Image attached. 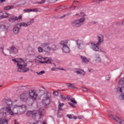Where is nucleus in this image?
<instances>
[{
  "label": "nucleus",
  "instance_id": "obj_1",
  "mask_svg": "<svg viewBox=\"0 0 124 124\" xmlns=\"http://www.w3.org/2000/svg\"><path fill=\"white\" fill-rule=\"evenodd\" d=\"M5 103L6 107L0 108V124H8V119L5 118L8 115H14L11 109L13 106V101L10 99H6Z\"/></svg>",
  "mask_w": 124,
  "mask_h": 124
},
{
  "label": "nucleus",
  "instance_id": "obj_2",
  "mask_svg": "<svg viewBox=\"0 0 124 124\" xmlns=\"http://www.w3.org/2000/svg\"><path fill=\"white\" fill-rule=\"evenodd\" d=\"M13 62L17 64V70L18 72H28L30 71V68H27L28 64L25 63L21 59H12Z\"/></svg>",
  "mask_w": 124,
  "mask_h": 124
},
{
  "label": "nucleus",
  "instance_id": "obj_3",
  "mask_svg": "<svg viewBox=\"0 0 124 124\" xmlns=\"http://www.w3.org/2000/svg\"><path fill=\"white\" fill-rule=\"evenodd\" d=\"M44 93V90L39 89L37 91L35 89H31L28 91V95L30 99L32 101H36L39 96H41Z\"/></svg>",
  "mask_w": 124,
  "mask_h": 124
},
{
  "label": "nucleus",
  "instance_id": "obj_4",
  "mask_svg": "<svg viewBox=\"0 0 124 124\" xmlns=\"http://www.w3.org/2000/svg\"><path fill=\"white\" fill-rule=\"evenodd\" d=\"M41 96L42 98V103L43 105L45 107L48 106L52 101L51 93L48 92H46L45 91H44V93H43Z\"/></svg>",
  "mask_w": 124,
  "mask_h": 124
},
{
  "label": "nucleus",
  "instance_id": "obj_5",
  "mask_svg": "<svg viewBox=\"0 0 124 124\" xmlns=\"http://www.w3.org/2000/svg\"><path fill=\"white\" fill-rule=\"evenodd\" d=\"M12 111L14 114V115H11V116L17 115L19 111L21 112V114H24L27 111V106L25 105H22L21 106L15 105L13 107Z\"/></svg>",
  "mask_w": 124,
  "mask_h": 124
},
{
  "label": "nucleus",
  "instance_id": "obj_6",
  "mask_svg": "<svg viewBox=\"0 0 124 124\" xmlns=\"http://www.w3.org/2000/svg\"><path fill=\"white\" fill-rule=\"evenodd\" d=\"M85 20L86 18L82 17L79 19L73 20L71 22V25L74 28H80V27H82V25H83Z\"/></svg>",
  "mask_w": 124,
  "mask_h": 124
},
{
  "label": "nucleus",
  "instance_id": "obj_7",
  "mask_svg": "<svg viewBox=\"0 0 124 124\" xmlns=\"http://www.w3.org/2000/svg\"><path fill=\"white\" fill-rule=\"evenodd\" d=\"M98 42L95 44L94 43L90 42L88 44L89 46L91 47H98L101 45L102 43H103L104 41V36L102 34H99L97 36Z\"/></svg>",
  "mask_w": 124,
  "mask_h": 124
},
{
  "label": "nucleus",
  "instance_id": "obj_8",
  "mask_svg": "<svg viewBox=\"0 0 124 124\" xmlns=\"http://www.w3.org/2000/svg\"><path fill=\"white\" fill-rule=\"evenodd\" d=\"M43 110V108H40L38 112L35 110L33 111H29L27 113V116H28L29 117L32 116L34 118H36V117H40V116L42 115V112Z\"/></svg>",
  "mask_w": 124,
  "mask_h": 124
},
{
  "label": "nucleus",
  "instance_id": "obj_9",
  "mask_svg": "<svg viewBox=\"0 0 124 124\" xmlns=\"http://www.w3.org/2000/svg\"><path fill=\"white\" fill-rule=\"evenodd\" d=\"M108 116L110 117V118H112L113 120L116 121L118 124H124V120L121 118L120 117L116 116H114V115L112 114H108Z\"/></svg>",
  "mask_w": 124,
  "mask_h": 124
},
{
  "label": "nucleus",
  "instance_id": "obj_10",
  "mask_svg": "<svg viewBox=\"0 0 124 124\" xmlns=\"http://www.w3.org/2000/svg\"><path fill=\"white\" fill-rule=\"evenodd\" d=\"M8 21L10 22V23H13L15 22V21H18V22H20V21H22V16H19L18 17L13 16L10 17L8 19Z\"/></svg>",
  "mask_w": 124,
  "mask_h": 124
},
{
  "label": "nucleus",
  "instance_id": "obj_11",
  "mask_svg": "<svg viewBox=\"0 0 124 124\" xmlns=\"http://www.w3.org/2000/svg\"><path fill=\"white\" fill-rule=\"evenodd\" d=\"M0 29L2 31H6L9 29V23H5L0 25Z\"/></svg>",
  "mask_w": 124,
  "mask_h": 124
},
{
  "label": "nucleus",
  "instance_id": "obj_12",
  "mask_svg": "<svg viewBox=\"0 0 124 124\" xmlns=\"http://www.w3.org/2000/svg\"><path fill=\"white\" fill-rule=\"evenodd\" d=\"M21 30L20 26L19 24H16L13 28V32L14 34H18L19 33V31Z\"/></svg>",
  "mask_w": 124,
  "mask_h": 124
},
{
  "label": "nucleus",
  "instance_id": "obj_13",
  "mask_svg": "<svg viewBox=\"0 0 124 124\" xmlns=\"http://www.w3.org/2000/svg\"><path fill=\"white\" fill-rule=\"evenodd\" d=\"M68 41H69V40H62L59 44H60V45H61V46H62L63 47H68V46H70V45H68Z\"/></svg>",
  "mask_w": 124,
  "mask_h": 124
},
{
  "label": "nucleus",
  "instance_id": "obj_14",
  "mask_svg": "<svg viewBox=\"0 0 124 124\" xmlns=\"http://www.w3.org/2000/svg\"><path fill=\"white\" fill-rule=\"evenodd\" d=\"M76 43L77 47H81V46H84V45H85V42H84V41L82 40L78 39L76 40Z\"/></svg>",
  "mask_w": 124,
  "mask_h": 124
},
{
  "label": "nucleus",
  "instance_id": "obj_15",
  "mask_svg": "<svg viewBox=\"0 0 124 124\" xmlns=\"http://www.w3.org/2000/svg\"><path fill=\"white\" fill-rule=\"evenodd\" d=\"M64 105V104L63 103H60L59 104L58 106V117H61L62 115V113L61 112V110H62V107Z\"/></svg>",
  "mask_w": 124,
  "mask_h": 124
},
{
  "label": "nucleus",
  "instance_id": "obj_16",
  "mask_svg": "<svg viewBox=\"0 0 124 124\" xmlns=\"http://www.w3.org/2000/svg\"><path fill=\"white\" fill-rule=\"evenodd\" d=\"M20 98L22 101H27L28 99H27V93L23 92L20 95Z\"/></svg>",
  "mask_w": 124,
  "mask_h": 124
},
{
  "label": "nucleus",
  "instance_id": "obj_17",
  "mask_svg": "<svg viewBox=\"0 0 124 124\" xmlns=\"http://www.w3.org/2000/svg\"><path fill=\"white\" fill-rule=\"evenodd\" d=\"M67 88H69L70 89H77V87L75 86L74 83H68L66 84Z\"/></svg>",
  "mask_w": 124,
  "mask_h": 124
},
{
  "label": "nucleus",
  "instance_id": "obj_18",
  "mask_svg": "<svg viewBox=\"0 0 124 124\" xmlns=\"http://www.w3.org/2000/svg\"><path fill=\"white\" fill-rule=\"evenodd\" d=\"M95 61L96 62H101V58L99 54H97L95 55Z\"/></svg>",
  "mask_w": 124,
  "mask_h": 124
},
{
  "label": "nucleus",
  "instance_id": "obj_19",
  "mask_svg": "<svg viewBox=\"0 0 124 124\" xmlns=\"http://www.w3.org/2000/svg\"><path fill=\"white\" fill-rule=\"evenodd\" d=\"M80 58L82 61V62H85V63H88V62H90V59H88V58H87V57L83 56H80Z\"/></svg>",
  "mask_w": 124,
  "mask_h": 124
},
{
  "label": "nucleus",
  "instance_id": "obj_20",
  "mask_svg": "<svg viewBox=\"0 0 124 124\" xmlns=\"http://www.w3.org/2000/svg\"><path fill=\"white\" fill-rule=\"evenodd\" d=\"M10 53H13V54H17V53H18V50L16 47H10Z\"/></svg>",
  "mask_w": 124,
  "mask_h": 124
},
{
  "label": "nucleus",
  "instance_id": "obj_21",
  "mask_svg": "<svg viewBox=\"0 0 124 124\" xmlns=\"http://www.w3.org/2000/svg\"><path fill=\"white\" fill-rule=\"evenodd\" d=\"M62 50L64 53H69L70 49H69V47H62Z\"/></svg>",
  "mask_w": 124,
  "mask_h": 124
},
{
  "label": "nucleus",
  "instance_id": "obj_22",
  "mask_svg": "<svg viewBox=\"0 0 124 124\" xmlns=\"http://www.w3.org/2000/svg\"><path fill=\"white\" fill-rule=\"evenodd\" d=\"M76 73H77V74H80V75H85V71L83 70L79 69L77 71H76Z\"/></svg>",
  "mask_w": 124,
  "mask_h": 124
},
{
  "label": "nucleus",
  "instance_id": "obj_23",
  "mask_svg": "<svg viewBox=\"0 0 124 124\" xmlns=\"http://www.w3.org/2000/svg\"><path fill=\"white\" fill-rule=\"evenodd\" d=\"M14 6L13 5H8L4 7V10H10V9H13Z\"/></svg>",
  "mask_w": 124,
  "mask_h": 124
},
{
  "label": "nucleus",
  "instance_id": "obj_24",
  "mask_svg": "<svg viewBox=\"0 0 124 124\" xmlns=\"http://www.w3.org/2000/svg\"><path fill=\"white\" fill-rule=\"evenodd\" d=\"M9 15H10V14L5 13V15L0 16V19H5L6 18H8V16H9Z\"/></svg>",
  "mask_w": 124,
  "mask_h": 124
},
{
  "label": "nucleus",
  "instance_id": "obj_25",
  "mask_svg": "<svg viewBox=\"0 0 124 124\" xmlns=\"http://www.w3.org/2000/svg\"><path fill=\"white\" fill-rule=\"evenodd\" d=\"M21 29V27H28V23L26 22H21L20 23L17 24Z\"/></svg>",
  "mask_w": 124,
  "mask_h": 124
},
{
  "label": "nucleus",
  "instance_id": "obj_26",
  "mask_svg": "<svg viewBox=\"0 0 124 124\" xmlns=\"http://www.w3.org/2000/svg\"><path fill=\"white\" fill-rule=\"evenodd\" d=\"M92 49L93 50V51H95V52L101 51V49L98 47H92Z\"/></svg>",
  "mask_w": 124,
  "mask_h": 124
},
{
  "label": "nucleus",
  "instance_id": "obj_27",
  "mask_svg": "<svg viewBox=\"0 0 124 124\" xmlns=\"http://www.w3.org/2000/svg\"><path fill=\"white\" fill-rule=\"evenodd\" d=\"M33 23H34V19L31 18L30 21H28L27 22L28 26H31V24H33Z\"/></svg>",
  "mask_w": 124,
  "mask_h": 124
},
{
  "label": "nucleus",
  "instance_id": "obj_28",
  "mask_svg": "<svg viewBox=\"0 0 124 124\" xmlns=\"http://www.w3.org/2000/svg\"><path fill=\"white\" fill-rule=\"evenodd\" d=\"M40 63H51V60L47 59L46 62L39 61Z\"/></svg>",
  "mask_w": 124,
  "mask_h": 124
},
{
  "label": "nucleus",
  "instance_id": "obj_29",
  "mask_svg": "<svg viewBox=\"0 0 124 124\" xmlns=\"http://www.w3.org/2000/svg\"><path fill=\"white\" fill-rule=\"evenodd\" d=\"M58 9H62L63 10L64 9H66L67 7L65 6H60L58 7Z\"/></svg>",
  "mask_w": 124,
  "mask_h": 124
},
{
  "label": "nucleus",
  "instance_id": "obj_30",
  "mask_svg": "<svg viewBox=\"0 0 124 124\" xmlns=\"http://www.w3.org/2000/svg\"><path fill=\"white\" fill-rule=\"evenodd\" d=\"M105 0H94V2H96L97 4H99L101 1H104Z\"/></svg>",
  "mask_w": 124,
  "mask_h": 124
},
{
  "label": "nucleus",
  "instance_id": "obj_31",
  "mask_svg": "<svg viewBox=\"0 0 124 124\" xmlns=\"http://www.w3.org/2000/svg\"><path fill=\"white\" fill-rule=\"evenodd\" d=\"M31 9H25L23 11L25 13L31 12Z\"/></svg>",
  "mask_w": 124,
  "mask_h": 124
},
{
  "label": "nucleus",
  "instance_id": "obj_32",
  "mask_svg": "<svg viewBox=\"0 0 124 124\" xmlns=\"http://www.w3.org/2000/svg\"><path fill=\"white\" fill-rule=\"evenodd\" d=\"M70 101H71V102H72V103H73L74 104H77V102L73 98L72 99H70Z\"/></svg>",
  "mask_w": 124,
  "mask_h": 124
},
{
  "label": "nucleus",
  "instance_id": "obj_33",
  "mask_svg": "<svg viewBox=\"0 0 124 124\" xmlns=\"http://www.w3.org/2000/svg\"><path fill=\"white\" fill-rule=\"evenodd\" d=\"M43 4V3H45V0H42L40 2H37L35 3V4Z\"/></svg>",
  "mask_w": 124,
  "mask_h": 124
},
{
  "label": "nucleus",
  "instance_id": "obj_34",
  "mask_svg": "<svg viewBox=\"0 0 124 124\" xmlns=\"http://www.w3.org/2000/svg\"><path fill=\"white\" fill-rule=\"evenodd\" d=\"M49 43H45L42 44V46H43V47H47V46H49Z\"/></svg>",
  "mask_w": 124,
  "mask_h": 124
},
{
  "label": "nucleus",
  "instance_id": "obj_35",
  "mask_svg": "<svg viewBox=\"0 0 124 124\" xmlns=\"http://www.w3.org/2000/svg\"><path fill=\"white\" fill-rule=\"evenodd\" d=\"M44 73H45V71H41L40 72H37L36 73L37 75H42V74H44Z\"/></svg>",
  "mask_w": 124,
  "mask_h": 124
},
{
  "label": "nucleus",
  "instance_id": "obj_36",
  "mask_svg": "<svg viewBox=\"0 0 124 124\" xmlns=\"http://www.w3.org/2000/svg\"><path fill=\"white\" fill-rule=\"evenodd\" d=\"M80 15L81 16H79V17H83V18H85V17H86V15H85V14L84 13V12H81L80 13Z\"/></svg>",
  "mask_w": 124,
  "mask_h": 124
},
{
  "label": "nucleus",
  "instance_id": "obj_37",
  "mask_svg": "<svg viewBox=\"0 0 124 124\" xmlns=\"http://www.w3.org/2000/svg\"><path fill=\"white\" fill-rule=\"evenodd\" d=\"M31 12H38V8H35V9H31Z\"/></svg>",
  "mask_w": 124,
  "mask_h": 124
},
{
  "label": "nucleus",
  "instance_id": "obj_38",
  "mask_svg": "<svg viewBox=\"0 0 124 124\" xmlns=\"http://www.w3.org/2000/svg\"><path fill=\"white\" fill-rule=\"evenodd\" d=\"M51 50L50 47H46L45 49L44 50L45 52H49Z\"/></svg>",
  "mask_w": 124,
  "mask_h": 124
},
{
  "label": "nucleus",
  "instance_id": "obj_39",
  "mask_svg": "<svg viewBox=\"0 0 124 124\" xmlns=\"http://www.w3.org/2000/svg\"><path fill=\"white\" fill-rule=\"evenodd\" d=\"M38 52H39V53H42V52H43V49L41 47H39L38 48Z\"/></svg>",
  "mask_w": 124,
  "mask_h": 124
},
{
  "label": "nucleus",
  "instance_id": "obj_40",
  "mask_svg": "<svg viewBox=\"0 0 124 124\" xmlns=\"http://www.w3.org/2000/svg\"><path fill=\"white\" fill-rule=\"evenodd\" d=\"M120 98L121 100H124V93L121 94L120 96Z\"/></svg>",
  "mask_w": 124,
  "mask_h": 124
},
{
  "label": "nucleus",
  "instance_id": "obj_41",
  "mask_svg": "<svg viewBox=\"0 0 124 124\" xmlns=\"http://www.w3.org/2000/svg\"><path fill=\"white\" fill-rule=\"evenodd\" d=\"M53 93L54 95H55V96H58V95H59V92L57 91L53 92Z\"/></svg>",
  "mask_w": 124,
  "mask_h": 124
},
{
  "label": "nucleus",
  "instance_id": "obj_42",
  "mask_svg": "<svg viewBox=\"0 0 124 124\" xmlns=\"http://www.w3.org/2000/svg\"><path fill=\"white\" fill-rule=\"evenodd\" d=\"M119 85H123V84H124V80L123 79H121L119 81Z\"/></svg>",
  "mask_w": 124,
  "mask_h": 124
},
{
  "label": "nucleus",
  "instance_id": "obj_43",
  "mask_svg": "<svg viewBox=\"0 0 124 124\" xmlns=\"http://www.w3.org/2000/svg\"><path fill=\"white\" fill-rule=\"evenodd\" d=\"M117 91L118 92H120V93H123V90H122V87H118Z\"/></svg>",
  "mask_w": 124,
  "mask_h": 124
},
{
  "label": "nucleus",
  "instance_id": "obj_44",
  "mask_svg": "<svg viewBox=\"0 0 124 124\" xmlns=\"http://www.w3.org/2000/svg\"><path fill=\"white\" fill-rule=\"evenodd\" d=\"M81 88H82V89H83V92H88V89L87 88L84 87H82Z\"/></svg>",
  "mask_w": 124,
  "mask_h": 124
},
{
  "label": "nucleus",
  "instance_id": "obj_45",
  "mask_svg": "<svg viewBox=\"0 0 124 124\" xmlns=\"http://www.w3.org/2000/svg\"><path fill=\"white\" fill-rule=\"evenodd\" d=\"M60 97H61V98H62V99H64V100H66V97L63 96V95H61Z\"/></svg>",
  "mask_w": 124,
  "mask_h": 124
},
{
  "label": "nucleus",
  "instance_id": "obj_46",
  "mask_svg": "<svg viewBox=\"0 0 124 124\" xmlns=\"http://www.w3.org/2000/svg\"><path fill=\"white\" fill-rule=\"evenodd\" d=\"M68 104L69 105H70V106H71L72 107H73V108H75V105L71 103H68Z\"/></svg>",
  "mask_w": 124,
  "mask_h": 124
},
{
  "label": "nucleus",
  "instance_id": "obj_47",
  "mask_svg": "<svg viewBox=\"0 0 124 124\" xmlns=\"http://www.w3.org/2000/svg\"><path fill=\"white\" fill-rule=\"evenodd\" d=\"M67 117H68V118H69V119H73V118L72 117V115H71V114H67Z\"/></svg>",
  "mask_w": 124,
  "mask_h": 124
},
{
  "label": "nucleus",
  "instance_id": "obj_48",
  "mask_svg": "<svg viewBox=\"0 0 124 124\" xmlns=\"http://www.w3.org/2000/svg\"><path fill=\"white\" fill-rule=\"evenodd\" d=\"M67 98L68 100H70V99H72L73 98H72V97H71V96L68 95L67 96Z\"/></svg>",
  "mask_w": 124,
  "mask_h": 124
},
{
  "label": "nucleus",
  "instance_id": "obj_49",
  "mask_svg": "<svg viewBox=\"0 0 124 124\" xmlns=\"http://www.w3.org/2000/svg\"><path fill=\"white\" fill-rule=\"evenodd\" d=\"M106 79H107V81H109V80H110V76H106Z\"/></svg>",
  "mask_w": 124,
  "mask_h": 124
},
{
  "label": "nucleus",
  "instance_id": "obj_50",
  "mask_svg": "<svg viewBox=\"0 0 124 124\" xmlns=\"http://www.w3.org/2000/svg\"><path fill=\"white\" fill-rule=\"evenodd\" d=\"M58 0H47L48 1H49V2H55L57 1Z\"/></svg>",
  "mask_w": 124,
  "mask_h": 124
},
{
  "label": "nucleus",
  "instance_id": "obj_51",
  "mask_svg": "<svg viewBox=\"0 0 124 124\" xmlns=\"http://www.w3.org/2000/svg\"><path fill=\"white\" fill-rule=\"evenodd\" d=\"M0 51L5 55V56H6V54H4V52H3V47H0Z\"/></svg>",
  "mask_w": 124,
  "mask_h": 124
},
{
  "label": "nucleus",
  "instance_id": "obj_52",
  "mask_svg": "<svg viewBox=\"0 0 124 124\" xmlns=\"http://www.w3.org/2000/svg\"><path fill=\"white\" fill-rule=\"evenodd\" d=\"M37 58L39 59V60H42V59H43V57H42L41 56H39L37 57Z\"/></svg>",
  "mask_w": 124,
  "mask_h": 124
},
{
  "label": "nucleus",
  "instance_id": "obj_53",
  "mask_svg": "<svg viewBox=\"0 0 124 124\" xmlns=\"http://www.w3.org/2000/svg\"><path fill=\"white\" fill-rule=\"evenodd\" d=\"M78 119H80L81 120H83V119H84V117H83V116H78Z\"/></svg>",
  "mask_w": 124,
  "mask_h": 124
},
{
  "label": "nucleus",
  "instance_id": "obj_54",
  "mask_svg": "<svg viewBox=\"0 0 124 124\" xmlns=\"http://www.w3.org/2000/svg\"><path fill=\"white\" fill-rule=\"evenodd\" d=\"M65 17V15H63L62 16L60 17V19H62V18H64Z\"/></svg>",
  "mask_w": 124,
  "mask_h": 124
},
{
  "label": "nucleus",
  "instance_id": "obj_55",
  "mask_svg": "<svg viewBox=\"0 0 124 124\" xmlns=\"http://www.w3.org/2000/svg\"><path fill=\"white\" fill-rule=\"evenodd\" d=\"M88 71H89V72H92L93 71V69H88Z\"/></svg>",
  "mask_w": 124,
  "mask_h": 124
},
{
  "label": "nucleus",
  "instance_id": "obj_56",
  "mask_svg": "<svg viewBox=\"0 0 124 124\" xmlns=\"http://www.w3.org/2000/svg\"><path fill=\"white\" fill-rule=\"evenodd\" d=\"M78 118L77 116H73V119H74V120H77Z\"/></svg>",
  "mask_w": 124,
  "mask_h": 124
},
{
  "label": "nucleus",
  "instance_id": "obj_57",
  "mask_svg": "<svg viewBox=\"0 0 124 124\" xmlns=\"http://www.w3.org/2000/svg\"><path fill=\"white\" fill-rule=\"evenodd\" d=\"M91 23L92 24H96V22L95 21H92Z\"/></svg>",
  "mask_w": 124,
  "mask_h": 124
},
{
  "label": "nucleus",
  "instance_id": "obj_58",
  "mask_svg": "<svg viewBox=\"0 0 124 124\" xmlns=\"http://www.w3.org/2000/svg\"><path fill=\"white\" fill-rule=\"evenodd\" d=\"M15 124H19V123L16 122V120H15Z\"/></svg>",
  "mask_w": 124,
  "mask_h": 124
},
{
  "label": "nucleus",
  "instance_id": "obj_59",
  "mask_svg": "<svg viewBox=\"0 0 124 124\" xmlns=\"http://www.w3.org/2000/svg\"><path fill=\"white\" fill-rule=\"evenodd\" d=\"M6 0H0V1H1V2H3V1H5Z\"/></svg>",
  "mask_w": 124,
  "mask_h": 124
},
{
  "label": "nucleus",
  "instance_id": "obj_60",
  "mask_svg": "<svg viewBox=\"0 0 124 124\" xmlns=\"http://www.w3.org/2000/svg\"><path fill=\"white\" fill-rule=\"evenodd\" d=\"M40 62V61H39V60L35 61V62Z\"/></svg>",
  "mask_w": 124,
  "mask_h": 124
},
{
  "label": "nucleus",
  "instance_id": "obj_61",
  "mask_svg": "<svg viewBox=\"0 0 124 124\" xmlns=\"http://www.w3.org/2000/svg\"><path fill=\"white\" fill-rule=\"evenodd\" d=\"M51 70L52 71H55V69L54 68H51Z\"/></svg>",
  "mask_w": 124,
  "mask_h": 124
},
{
  "label": "nucleus",
  "instance_id": "obj_62",
  "mask_svg": "<svg viewBox=\"0 0 124 124\" xmlns=\"http://www.w3.org/2000/svg\"><path fill=\"white\" fill-rule=\"evenodd\" d=\"M59 9H55V12H57V11H58V10Z\"/></svg>",
  "mask_w": 124,
  "mask_h": 124
},
{
  "label": "nucleus",
  "instance_id": "obj_63",
  "mask_svg": "<svg viewBox=\"0 0 124 124\" xmlns=\"http://www.w3.org/2000/svg\"><path fill=\"white\" fill-rule=\"evenodd\" d=\"M52 50H53V51H55V50H56V47H54V49H52Z\"/></svg>",
  "mask_w": 124,
  "mask_h": 124
},
{
  "label": "nucleus",
  "instance_id": "obj_64",
  "mask_svg": "<svg viewBox=\"0 0 124 124\" xmlns=\"http://www.w3.org/2000/svg\"><path fill=\"white\" fill-rule=\"evenodd\" d=\"M43 60H47V59H48V58H43Z\"/></svg>",
  "mask_w": 124,
  "mask_h": 124
}]
</instances>
